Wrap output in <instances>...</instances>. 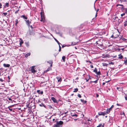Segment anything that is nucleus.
I'll list each match as a JSON object with an SVG mask.
<instances>
[{
    "instance_id": "24",
    "label": "nucleus",
    "mask_w": 127,
    "mask_h": 127,
    "mask_svg": "<svg viewBox=\"0 0 127 127\" xmlns=\"http://www.w3.org/2000/svg\"><path fill=\"white\" fill-rule=\"evenodd\" d=\"M102 125V124H100L98 126H97V127H101Z\"/></svg>"
},
{
    "instance_id": "49",
    "label": "nucleus",
    "mask_w": 127,
    "mask_h": 127,
    "mask_svg": "<svg viewBox=\"0 0 127 127\" xmlns=\"http://www.w3.org/2000/svg\"><path fill=\"white\" fill-rule=\"evenodd\" d=\"M82 102H83V101H84V100L83 99H81L80 100Z\"/></svg>"
},
{
    "instance_id": "25",
    "label": "nucleus",
    "mask_w": 127,
    "mask_h": 127,
    "mask_svg": "<svg viewBox=\"0 0 127 127\" xmlns=\"http://www.w3.org/2000/svg\"><path fill=\"white\" fill-rule=\"evenodd\" d=\"M123 6V5H122V4H117L116 5V6Z\"/></svg>"
},
{
    "instance_id": "47",
    "label": "nucleus",
    "mask_w": 127,
    "mask_h": 127,
    "mask_svg": "<svg viewBox=\"0 0 127 127\" xmlns=\"http://www.w3.org/2000/svg\"><path fill=\"white\" fill-rule=\"evenodd\" d=\"M49 108H52V107L51 106H49Z\"/></svg>"
},
{
    "instance_id": "54",
    "label": "nucleus",
    "mask_w": 127,
    "mask_h": 127,
    "mask_svg": "<svg viewBox=\"0 0 127 127\" xmlns=\"http://www.w3.org/2000/svg\"><path fill=\"white\" fill-rule=\"evenodd\" d=\"M8 99L9 100H11V101H12V99L11 98H8Z\"/></svg>"
},
{
    "instance_id": "58",
    "label": "nucleus",
    "mask_w": 127,
    "mask_h": 127,
    "mask_svg": "<svg viewBox=\"0 0 127 127\" xmlns=\"http://www.w3.org/2000/svg\"><path fill=\"white\" fill-rule=\"evenodd\" d=\"M117 105L120 106V105H119V104L118 103H117Z\"/></svg>"
},
{
    "instance_id": "53",
    "label": "nucleus",
    "mask_w": 127,
    "mask_h": 127,
    "mask_svg": "<svg viewBox=\"0 0 127 127\" xmlns=\"http://www.w3.org/2000/svg\"><path fill=\"white\" fill-rule=\"evenodd\" d=\"M110 64H114L113 63V62H111L110 63Z\"/></svg>"
},
{
    "instance_id": "21",
    "label": "nucleus",
    "mask_w": 127,
    "mask_h": 127,
    "mask_svg": "<svg viewBox=\"0 0 127 127\" xmlns=\"http://www.w3.org/2000/svg\"><path fill=\"white\" fill-rule=\"evenodd\" d=\"M65 57L64 56H63L62 57V59L63 60L64 62L65 61Z\"/></svg>"
},
{
    "instance_id": "9",
    "label": "nucleus",
    "mask_w": 127,
    "mask_h": 127,
    "mask_svg": "<svg viewBox=\"0 0 127 127\" xmlns=\"http://www.w3.org/2000/svg\"><path fill=\"white\" fill-rule=\"evenodd\" d=\"M56 78L57 79L58 82H61L62 81L61 78H59V77H57Z\"/></svg>"
},
{
    "instance_id": "18",
    "label": "nucleus",
    "mask_w": 127,
    "mask_h": 127,
    "mask_svg": "<svg viewBox=\"0 0 127 127\" xmlns=\"http://www.w3.org/2000/svg\"><path fill=\"white\" fill-rule=\"evenodd\" d=\"M25 44L27 47H28L29 46V42H25Z\"/></svg>"
},
{
    "instance_id": "37",
    "label": "nucleus",
    "mask_w": 127,
    "mask_h": 127,
    "mask_svg": "<svg viewBox=\"0 0 127 127\" xmlns=\"http://www.w3.org/2000/svg\"><path fill=\"white\" fill-rule=\"evenodd\" d=\"M113 107H114V105H112L111 106V107L109 108L111 110L112 108H113Z\"/></svg>"
},
{
    "instance_id": "29",
    "label": "nucleus",
    "mask_w": 127,
    "mask_h": 127,
    "mask_svg": "<svg viewBox=\"0 0 127 127\" xmlns=\"http://www.w3.org/2000/svg\"><path fill=\"white\" fill-rule=\"evenodd\" d=\"M99 10V9H97L96 10V14L95 15V17H96L97 16V12Z\"/></svg>"
},
{
    "instance_id": "39",
    "label": "nucleus",
    "mask_w": 127,
    "mask_h": 127,
    "mask_svg": "<svg viewBox=\"0 0 127 127\" xmlns=\"http://www.w3.org/2000/svg\"><path fill=\"white\" fill-rule=\"evenodd\" d=\"M55 40L56 41L57 43H59V41L58 40H57V39H56L55 38Z\"/></svg>"
},
{
    "instance_id": "61",
    "label": "nucleus",
    "mask_w": 127,
    "mask_h": 127,
    "mask_svg": "<svg viewBox=\"0 0 127 127\" xmlns=\"http://www.w3.org/2000/svg\"><path fill=\"white\" fill-rule=\"evenodd\" d=\"M89 62L90 63H92L90 61H89Z\"/></svg>"
},
{
    "instance_id": "59",
    "label": "nucleus",
    "mask_w": 127,
    "mask_h": 127,
    "mask_svg": "<svg viewBox=\"0 0 127 127\" xmlns=\"http://www.w3.org/2000/svg\"><path fill=\"white\" fill-rule=\"evenodd\" d=\"M58 44L59 45H60V43L59 42V43H58Z\"/></svg>"
},
{
    "instance_id": "26",
    "label": "nucleus",
    "mask_w": 127,
    "mask_h": 127,
    "mask_svg": "<svg viewBox=\"0 0 127 127\" xmlns=\"http://www.w3.org/2000/svg\"><path fill=\"white\" fill-rule=\"evenodd\" d=\"M120 1L121 2H126L127 0H120Z\"/></svg>"
},
{
    "instance_id": "22",
    "label": "nucleus",
    "mask_w": 127,
    "mask_h": 127,
    "mask_svg": "<svg viewBox=\"0 0 127 127\" xmlns=\"http://www.w3.org/2000/svg\"><path fill=\"white\" fill-rule=\"evenodd\" d=\"M95 73L97 74L98 75H99L101 74L100 72L99 71L98 72H97H97H96Z\"/></svg>"
},
{
    "instance_id": "27",
    "label": "nucleus",
    "mask_w": 127,
    "mask_h": 127,
    "mask_svg": "<svg viewBox=\"0 0 127 127\" xmlns=\"http://www.w3.org/2000/svg\"><path fill=\"white\" fill-rule=\"evenodd\" d=\"M121 10L122 11H123L124 10V9H125V8H124V7H123V6H122V7H121Z\"/></svg>"
},
{
    "instance_id": "10",
    "label": "nucleus",
    "mask_w": 127,
    "mask_h": 127,
    "mask_svg": "<svg viewBox=\"0 0 127 127\" xmlns=\"http://www.w3.org/2000/svg\"><path fill=\"white\" fill-rule=\"evenodd\" d=\"M31 55V53H27L25 56V57L26 58H27L28 56H29Z\"/></svg>"
},
{
    "instance_id": "1",
    "label": "nucleus",
    "mask_w": 127,
    "mask_h": 127,
    "mask_svg": "<svg viewBox=\"0 0 127 127\" xmlns=\"http://www.w3.org/2000/svg\"><path fill=\"white\" fill-rule=\"evenodd\" d=\"M63 124V122L62 121L56 122V124L54 125L53 127H62V125Z\"/></svg>"
},
{
    "instance_id": "60",
    "label": "nucleus",
    "mask_w": 127,
    "mask_h": 127,
    "mask_svg": "<svg viewBox=\"0 0 127 127\" xmlns=\"http://www.w3.org/2000/svg\"><path fill=\"white\" fill-rule=\"evenodd\" d=\"M9 109L11 111H12V109Z\"/></svg>"
},
{
    "instance_id": "38",
    "label": "nucleus",
    "mask_w": 127,
    "mask_h": 127,
    "mask_svg": "<svg viewBox=\"0 0 127 127\" xmlns=\"http://www.w3.org/2000/svg\"><path fill=\"white\" fill-rule=\"evenodd\" d=\"M30 34L31 35H33V33H32V32H30Z\"/></svg>"
},
{
    "instance_id": "20",
    "label": "nucleus",
    "mask_w": 127,
    "mask_h": 127,
    "mask_svg": "<svg viewBox=\"0 0 127 127\" xmlns=\"http://www.w3.org/2000/svg\"><path fill=\"white\" fill-rule=\"evenodd\" d=\"M15 25L16 26H17V24L18 23V20L17 19H16V21H15Z\"/></svg>"
},
{
    "instance_id": "46",
    "label": "nucleus",
    "mask_w": 127,
    "mask_h": 127,
    "mask_svg": "<svg viewBox=\"0 0 127 127\" xmlns=\"http://www.w3.org/2000/svg\"><path fill=\"white\" fill-rule=\"evenodd\" d=\"M85 79L86 80V82H88V81L89 80V79Z\"/></svg>"
},
{
    "instance_id": "36",
    "label": "nucleus",
    "mask_w": 127,
    "mask_h": 127,
    "mask_svg": "<svg viewBox=\"0 0 127 127\" xmlns=\"http://www.w3.org/2000/svg\"><path fill=\"white\" fill-rule=\"evenodd\" d=\"M125 13H123V14H122L121 15V16L122 17V16H123L124 15H125Z\"/></svg>"
},
{
    "instance_id": "51",
    "label": "nucleus",
    "mask_w": 127,
    "mask_h": 127,
    "mask_svg": "<svg viewBox=\"0 0 127 127\" xmlns=\"http://www.w3.org/2000/svg\"><path fill=\"white\" fill-rule=\"evenodd\" d=\"M125 99L126 100H127V96H125Z\"/></svg>"
},
{
    "instance_id": "31",
    "label": "nucleus",
    "mask_w": 127,
    "mask_h": 127,
    "mask_svg": "<svg viewBox=\"0 0 127 127\" xmlns=\"http://www.w3.org/2000/svg\"><path fill=\"white\" fill-rule=\"evenodd\" d=\"M97 80H95V81H92L93 82H94L95 83H96L97 82Z\"/></svg>"
},
{
    "instance_id": "12",
    "label": "nucleus",
    "mask_w": 127,
    "mask_h": 127,
    "mask_svg": "<svg viewBox=\"0 0 127 127\" xmlns=\"http://www.w3.org/2000/svg\"><path fill=\"white\" fill-rule=\"evenodd\" d=\"M37 92L39 94H43V92L42 91H41L40 92V90H37Z\"/></svg>"
},
{
    "instance_id": "62",
    "label": "nucleus",
    "mask_w": 127,
    "mask_h": 127,
    "mask_svg": "<svg viewBox=\"0 0 127 127\" xmlns=\"http://www.w3.org/2000/svg\"><path fill=\"white\" fill-rule=\"evenodd\" d=\"M124 49V48H122L121 49L122 50H123Z\"/></svg>"
},
{
    "instance_id": "34",
    "label": "nucleus",
    "mask_w": 127,
    "mask_h": 127,
    "mask_svg": "<svg viewBox=\"0 0 127 127\" xmlns=\"http://www.w3.org/2000/svg\"><path fill=\"white\" fill-rule=\"evenodd\" d=\"M124 63L125 64H127V60H126L124 61Z\"/></svg>"
},
{
    "instance_id": "23",
    "label": "nucleus",
    "mask_w": 127,
    "mask_h": 127,
    "mask_svg": "<svg viewBox=\"0 0 127 127\" xmlns=\"http://www.w3.org/2000/svg\"><path fill=\"white\" fill-rule=\"evenodd\" d=\"M97 71V69L96 68H95V69L93 71L95 73Z\"/></svg>"
},
{
    "instance_id": "40",
    "label": "nucleus",
    "mask_w": 127,
    "mask_h": 127,
    "mask_svg": "<svg viewBox=\"0 0 127 127\" xmlns=\"http://www.w3.org/2000/svg\"><path fill=\"white\" fill-rule=\"evenodd\" d=\"M121 39H122V40H126V39L124 38H121Z\"/></svg>"
},
{
    "instance_id": "3",
    "label": "nucleus",
    "mask_w": 127,
    "mask_h": 127,
    "mask_svg": "<svg viewBox=\"0 0 127 127\" xmlns=\"http://www.w3.org/2000/svg\"><path fill=\"white\" fill-rule=\"evenodd\" d=\"M98 114L99 115H102L103 116H104L105 115H106V113H105V112H99Z\"/></svg>"
},
{
    "instance_id": "2",
    "label": "nucleus",
    "mask_w": 127,
    "mask_h": 127,
    "mask_svg": "<svg viewBox=\"0 0 127 127\" xmlns=\"http://www.w3.org/2000/svg\"><path fill=\"white\" fill-rule=\"evenodd\" d=\"M35 66H33L31 67V71L32 73H34L36 72V70H35L34 68Z\"/></svg>"
},
{
    "instance_id": "63",
    "label": "nucleus",
    "mask_w": 127,
    "mask_h": 127,
    "mask_svg": "<svg viewBox=\"0 0 127 127\" xmlns=\"http://www.w3.org/2000/svg\"><path fill=\"white\" fill-rule=\"evenodd\" d=\"M64 47V46L63 45L62 46V47Z\"/></svg>"
},
{
    "instance_id": "55",
    "label": "nucleus",
    "mask_w": 127,
    "mask_h": 127,
    "mask_svg": "<svg viewBox=\"0 0 127 127\" xmlns=\"http://www.w3.org/2000/svg\"><path fill=\"white\" fill-rule=\"evenodd\" d=\"M91 120H92V119H91V120H90V119H88V121H91Z\"/></svg>"
},
{
    "instance_id": "45",
    "label": "nucleus",
    "mask_w": 127,
    "mask_h": 127,
    "mask_svg": "<svg viewBox=\"0 0 127 127\" xmlns=\"http://www.w3.org/2000/svg\"><path fill=\"white\" fill-rule=\"evenodd\" d=\"M96 97H98L99 95H98V94H96Z\"/></svg>"
},
{
    "instance_id": "14",
    "label": "nucleus",
    "mask_w": 127,
    "mask_h": 127,
    "mask_svg": "<svg viewBox=\"0 0 127 127\" xmlns=\"http://www.w3.org/2000/svg\"><path fill=\"white\" fill-rule=\"evenodd\" d=\"M39 106H41V107H42V106H43L45 108H46V106L43 103H41V104H39Z\"/></svg>"
},
{
    "instance_id": "64",
    "label": "nucleus",
    "mask_w": 127,
    "mask_h": 127,
    "mask_svg": "<svg viewBox=\"0 0 127 127\" xmlns=\"http://www.w3.org/2000/svg\"><path fill=\"white\" fill-rule=\"evenodd\" d=\"M114 36V35H112V37H113V36Z\"/></svg>"
},
{
    "instance_id": "50",
    "label": "nucleus",
    "mask_w": 127,
    "mask_h": 127,
    "mask_svg": "<svg viewBox=\"0 0 127 127\" xmlns=\"http://www.w3.org/2000/svg\"><path fill=\"white\" fill-rule=\"evenodd\" d=\"M122 114H124V112H123L121 113V115H122Z\"/></svg>"
},
{
    "instance_id": "13",
    "label": "nucleus",
    "mask_w": 127,
    "mask_h": 127,
    "mask_svg": "<svg viewBox=\"0 0 127 127\" xmlns=\"http://www.w3.org/2000/svg\"><path fill=\"white\" fill-rule=\"evenodd\" d=\"M118 56H119V59H121L123 58V56L121 54H119Z\"/></svg>"
},
{
    "instance_id": "6",
    "label": "nucleus",
    "mask_w": 127,
    "mask_h": 127,
    "mask_svg": "<svg viewBox=\"0 0 127 127\" xmlns=\"http://www.w3.org/2000/svg\"><path fill=\"white\" fill-rule=\"evenodd\" d=\"M3 66L5 67H10V65L9 64H3Z\"/></svg>"
},
{
    "instance_id": "35",
    "label": "nucleus",
    "mask_w": 127,
    "mask_h": 127,
    "mask_svg": "<svg viewBox=\"0 0 127 127\" xmlns=\"http://www.w3.org/2000/svg\"><path fill=\"white\" fill-rule=\"evenodd\" d=\"M125 12L126 13H127V8H126L125 9Z\"/></svg>"
},
{
    "instance_id": "32",
    "label": "nucleus",
    "mask_w": 127,
    "mask_h": 127,
    "mask_svg": "<svg viewBox=\"0 0 127 127\" xmlns=\"http://www.w3.org/2000/svg\"><path fill=\"white\" fill-rule=\"evenodd\" d=\"M77 96L79 98H81V95L80 94H78Z\"/></svg>"
},
{
    "instance_id": "15",
    "label": "nucleus",
    "mask_w": 127,
    "mask_h": 127,
    "mask_svg": "<svg viewBox=\"0 0 127 127\" xmlns=\"http://www.w3.org/2000/svg\"><path fill=\"white\" fill-rule=\"evenodd\" d=\"M20 46H21L22 44L23 43V40L21 38L20 39Z\"/></svg>"
},
{
    "instance_id": "4",
    "label": "nucleus",
    "mask_w": 127,
    "mask_h": 127,
    "mask_svg": "<svg viewBox=\"0 0 127 127\" xmlns=\"http://www.w3.org/2000/svg\"><path fill=\"white\" fill-rule=\"evenodd\" d=\"M78 42H72L71 44V45H69V46H73L75 45Z\"/></svg>"
},
{
    "instance_id": "11",
    "label": "nucleus",
    "mask_w": 127,
    "mask_h": 127,
    "mask_svg": "<svg viewBox=\"0 0 127 127\" xmlns=\"http://www.w3.org/2000/svg\"><path fill=\"white\" fill-rule=\"evenodd\" d=\"M21 18H23L25 19H27L28 18L27 17L25 16V15H22L21 16Z\"/></svg>"
},
{
    "instance_id": "28",
    "label": "nucleus",
    "mask_w": 127,
    "mask_h": 127,
    "mask_svg": "<svg viewBox=\"0 0 127 127\" xmlns=\"http://www.w3.org/2000/svg\"><path fill=\"white\" fill-rule=\"evenodd\" d=\"M3 14H4V15H5V16L6 15H7V16H8V15H7V13H3Z\"/></svg>"
},
{
    "instance_id": "33",
    "label": "nucleus",
    "mask_w": 127,
    "mask_h": 127,
    "mask_svg": "<svg viewBox=\"0 0 127 127\" xmlns=\"http://www.w3.org/2000/svg\"><path fill=\"white\" fill-rule=\"evenodd\" d=\"M8 5H9V3H6L5 5L6 6H7V7H8Z\"/></svg>"
},
{
    "instance_id": "16",
    "label": "nucleus",
    "mask_w": 127,
    "mask_h": 127,
    "mask_svg": "<svg viewBox=\"0 0 127 127\" xmlns=\"http://www.w3.org/2000/svg\"><path fill=\"white\" fill-rule=\"evenodd\" d=\"M127 25V21L126 20L124 23V26L126 27Z\"/></svg>"
},
{
    "instance_id": "5",
    "label": "nucleus",
    "mask_w": 127,
    "mask_h": 127,
    "mask_svg": "<svg viewBox=\"0 0 127 127\" xmlns=\"http://www.w3.org/2000/svg\"><path fill=\"white\" fill-rule=\"evenodd\" d=\"M51 99L54 102H57V100L54 97H52L51 98Z\"/></svg>"
},
{
    "instance_id": "8",
    "label": "nucleus",
    "mask_w": 127,
    "mask_h": 127,
    "mask_svg": "<svg viewBox=\"0 0 127 127\" xmlns=\"http://www.w3.org/2000/svg\"><path fill=\"white\" fill-rule=\"evenodd\" d=\"M40 15H41V19L40 20V21H42V20H43V19H44V16H43L42 15L41 12L40 13Z\"/></svg>"
},
{
    "instance_id": "48",
    "label": "nucleus",
    "mask_w": 127,
    "mask_h": 127,
    "mask_svg": "<svg viewBox=\"0 0 127 127\" xmlns=\"http://www.w3.org/2000/svg\"><path fill=\"white\" fill-rule=\"evenodd\" d=\"M72 116H77V115L76 114H75L73 115Z\"/></svg>"
},
{
    "instance_id": "44",
    "label": "nucleus",
    "mask_w": 127,
    "mask_h": 127,
    "mask_svg": "<svg viewBox=\"0 0 127 127\" xmlns=\"http://www.w3.org/2000/svg\"><path fill=\"white\" fill-rule=\"evenodd\" d=\"M18 11H19V10H17L15 12V13H18Z\"/></svg>"
},
{
    "instance_id": "43",
    "label": "nucleus",
    "mask_w": 127,
    "mask_h": 127,
    "mask_svg": "<svg viewBox=\"0 0 127 127\" xmlns=\"http://www.w3.org/2000/svg\"><path fill=\"white\" fill-rule=\"evenodd\" d=\"M87 102V101H83V103H86Z\"/></svg>"
},
{
    "instance_id": "42",
    "label": "nucleus",
    "mask_w": 127,
    "mask_h": 127,
    "mask_svg": "<svg viewBox=\"0 0 127 127\" xmlns=\"http://www.w3.org/2000/svg\"><path fill=\"white\" fill-rule=\"evenodd\" d=\"M90 66L91 68H93V66L92 64Z\"/></svg>"
},
{
    "instance_id": "52",
    "label": "nucleus",
    "mask_w": 127,
    "mask_h": 127,
    "mask_svg": "<svg viewBox=\"0 0 127 127\" xmlns=\"http://www.w3.org/2000/svg\"><path fill=\"white\" fill-rule=\"evenodd\" d=\"M2 6V5L1 3H0V8H1V6Z\"/></svg>"
},
{
    "instance_id": "7",
    "label": "nucleus",
    "mask_w": 127,
    "mask_h": 127,
    "mask_svg": "<svg viewBox=\"0 0 127 127\" xmlns=\"http://www.w3.org/2000/svg\"><path fill=\"white\" fill-rule=\"evenodd\" d=\"M111 110L110 109H107L106 111L105 112V113H106V114H109V113L110 112V111Z\"/></svg>"
},
{
    "instance_id": "17",
    "label": "nucleus",
    "mask_w": 127,
    "mask_h": 127,
    "mask_svg": "<svg viewBox=\"0 0 127 127\" xmlns=\"http://www.w3.org/2000/svg\"><path fill=\"white\" fill-rule=\"evenodd\" d=\"M25 21L26 22V23L27 25L28 26H30V22H29V20H25Z\"/></svg>"
},
{
    "instance_id": "30",
    "label": "nucleus",
    "mask_w": 127,
    "mask_h": 127,
    "mask_svg": "<svg viewBox=\"0 0 127 127\" xmlns=\"http://www.w3.org/2000/svg\"><path fill=\"white\" fill-rule=\"evenodd\" d=\"M59 52H60L61 51V47L60 45H59Z\"/></svg>"
},
{
    "instance_id": "41",
    "label": "nucleus",
    "mask_w": 127,
    "mask_h": 127,
    "mask_svg": "<svg viewBox=\"0 0 127 127\" xmlns=\"http://www.w3.org/2000/svg\"><path fill=\"white\" fill-rule=\"evenodd\" d=\"M0 81L1 82H3V80L2 78H0Z\"/></svg>"
},
{
    "instance_id": "56",
    "label": "nucleus",
    "mask_w": 127,
    "mask_h": 127,
    "mask_svg": "<svg viewBox=\"0 0 127 127\" xmlns=\"http://www.w3.org/2000/svg\"><path fill=\"white\" fill-rule=\"evenodd\" d=\"M104 124L103 123V125L102 126V127H104Z\"/></svg>"
},
{
    "instance_id": "19",
    "label": "nucleus",
    "mask_w": 127,
    "mask_h": 127,
    "mask_svg": "<svg viewBox=\"0 0 127 127\" xmlns=\"http://www.w3.org/2000/svg\"><path fill=\"white\" fill-rule=\"evenodd\" d=\"M78 91V89L77 88H75L74 89V91H73V92H76Z\"/></svg>"
},
{
    "instance_id": "57",
    "label": "nucleus",
    "mask_w": 127,
    "mask_h": 127,
    "mask_svg": "<svg viewBox=\"0 0 127 127\" xmlns=\"http://www.w3.org/2000/svg\"><path fill=\"white\" fill-rule=\"evenodd\" d=\"M105 84V83H103L102 84V85H104Z\"/></svg>"
}]
</instances>
